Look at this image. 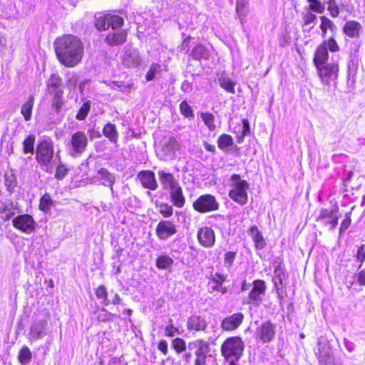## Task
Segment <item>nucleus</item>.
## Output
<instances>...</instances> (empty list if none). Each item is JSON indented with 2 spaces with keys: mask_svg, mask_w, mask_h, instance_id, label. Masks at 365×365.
<instances>
[{
  "mask_svg": "<svg viewBox=\"0 0 365 365\" xmlns=\"http://www.w3.org/2000/svg\"><path fill=\"white\" fill-rule=\"evenodd\" d=\"M54 46L57 58L63 65L73 67L81 61L83 46L77 37L63 36L55 41Z\"/></svg>",
  "mask_w": 365,
  "mask_h": 365,
  "instance_id": "nucleus-1",
  "label": "nucleus"
},
{
  "mask_svg": "<svg viewBox=\"0 0 365 365\" xmlns=\"http://www.w3.org/2000/svg\"><path fill=\"white\" fill-rule=\"evenodd\" d=\"M230 180L231 188L228 193L229 197L240 205H245L248 200L249 183L245 180H242L238 174H233Z\"/></svg>",
  "mask_w": 365,
  "mask_h": 365,
  "instance_id": "nucleus-2",
  "label": "nucleus"
},
{
  "mask_svg": "<svg viewBox=\"0 0 365 365\" xmlns=\"http://www.w3.org/2000/svg\"><path fill=\"white\" fill-rule=\"evenodd\" d=\"M54 150L53 143L50 139L43 140L38 145L36 152V159L42 169L46 173H52V162L53 160Z\"/></svg>",
  "mask_w": 365,
  "mask_h": 365,
  "instance_id": "nucleus-3",
  "label": "nucleus"
},
{
  "mask_svg": "<svg viewBox=\"0 0 365 365\" xmlns=\"http://www.w3.org/2000/svg\"><path fill=\"white\" fill-rule=\"evenodd\" d=\"M245 344L239 336L227 338L221 346L222 356L228 361H237L242 355Z\"/></svg>",
  "mask_w": 365,
  "mask_h": 365,
  "instance_id": "nucleus-4",
  "label": "nucleus"
},
{
  "mask_svg": "<svg viewBox=\"0 0 365 365\" xmlns=\"http://www.w3.org/2000/svg\"><path fill=\"white\" fill-rule=\"evenodd\" d=\"M319 77L322 83L329 86L331 82L335 83L338 78L339 65L336 63H330L317 67Z\"/></svg>",
  "mask_w": 365,
  "mask_h": 365,
  "instance_id": "nucleus-5",
  "label": "nucleus"
},
{
  "mask_svg": "<svg viewBox=\"0 0 365 365\" xmlns=\"http://www.w3.org/2000/svg\"><path fill=\"white\" fill-rule=\"evenodd\" d=\"M193 208L199 212H208L219 209V203L215 196L205 194L200 196L194 202Z\"/></svg>",
  "mask_w": 365,
  "mask_h": 365,
  "instance_id": "nucleus-6",
  "label": "nucleus"
},
{
  "mask_svg": "<svg viewBox=\"0 0 365 365\" xmlns=\"http://www.w3.org/2000/svg\"><path fill=\"white\" fill-rule=\"evenodd\" d=\"M276 328V324L270 321L264 322L255 331L256 341L262 344L270 342L275 336Z\"/></svg>",
  "mask_w": 365,
  "mask_h": 365,
  "instance_id": "nucleus-7",
  "label": "nucleus"
},
{
  "mask_svg": "<svg viewBox=\"0 0 365 365\" xmlns=\"http://www.w3.org/2000/svg\"><path fill=\"white\" fill-rule=\"evenodd\" d=\"M88 138L83 131H77L71 135L70 154L73 157H78L86 150Z\"/></svg>",
  "mask_w": 365,
  "mask_h": 365,
  "instance_id": "nucleus-8",
  "label": "nucleus"
},
{
  "mask_svg": "<svg viewBox=\"0 0 365 365\" xmlns=\"http://www.w3.org/2000/svg\"><path fill=\"white\" fill-rule=\"evenodd\" d=\"M13 226L26 234H31L36 227V222L33 217L24 214L14 217L12 220Z\"/></svg>",
  "mask_w": 365,
  "mask_h": 365,
  "instance_id": "nucleus-9",
  "label": "nucleus"
},
{
  "mask_svg": "<svg viewBox=\"0 0 365 365\" xmlns=\"http://www.w3.org/2000/svg\"><path fill=\"white\" fill-rule=\"evenodd\" d=\"M177 232L176 225L170 220H162L157 225L155 233L161 240H165Z\"/></svg>",
  "mask_w": 365,
  "mask_h": 365,
  "instance_id": "nucleus-10",
  "label": "nucleus"
},
{
  "mask_svg": "<svg viewBox=\"0 0 365 365\" xmlns=\"http://www.w3.org/2000/svg\"><path fill=\"white\" fill-rule=\"evenodd\" d=\"M253 287L249 293V302L259 305L262 302V297L266 291V284L263 280H255L252 283Z\"/></svg>",
  "mask_w": 365,
  "mask_h": 365,
  "instance_id": "nucleus-11",
  "label": "nucleus"
},
{
  "mask_svg": "<svg viewBox=\"0 0 365 365\" xmlns=\"http://www.w3.org/2000/svg\"><path fill=\"white\" fill-rule=\"evenodd\" d=\"M199 243L204 247H211L215 242V235L213 230L208 227H203L197 232Z\"/></svg>",
  "mask_w": 365,
  "mask_h": 365,
  "instance_id": "nucleus-12",
  "label": "nucleus"
},
{
  "mask_svg": "<svg viewBox=\"0 0 365 365\" xmlns=\"http://www.w3.org/2000/svg\"><path fill=\"white\" fill-rule=\"evenodd\" d=\"M339 217L335 210H329L322 209L319 212L317 220L324 221L325 225H329L330 230H334L338 225Z\"/></svg>",
  "mask_w": 365,
  "mask_h": 365,
  "instance_id": "nucleus-13",
  "label": "nucleus"
},
{
  "mask_svg": "<svg viewBox=\"0 0 365 365\" xmlns=\"http://www.w3.org/2000/svg\"><path fill=\"white\" fill-rule=\"evenodd\" d=\"M243 319L244 315L242 313H235L222 319L220 326L224 331H233L240 326Z\"/></svg>",
  "mask_w": 365,
  "mask_h": 365,
  "instance_id": "nucleus-14",
  "label": "nucleus"
},
{
  "mask_svg": "<svg viewBox=\"0 0 365 365\" xmlns=\"http://www.w3.org/2000/svg\"><path fill=\"white\" fill-rule=\"evenodd\" d=\"M123 64L128 68H136L141 63L139 52L134 48H128L122 58Z\"/></svg>",
  "mask_w": 365,
  "mask_h": 365,
  "instance_id": "nucleus-15",
  "label": "nucleus"
},
{
  "mask_svg": "<svg viewBox=\"0 0 365 365\" xmlns=\"http://www.w3.org/2000/svg\"><path fill=\"white\" fill-rule=\"evenodd\" d=\"M93 180L94 182L101 181L102 185L108 186L111 192H113V186L115 182V177L114 174L109 172L107 169H99Z\"/></svg>",
  "mask_w": 365,
  "mask_h": 365,
  "instance_id": "nucleus-16",
  "label": "nucleus"
},
{
  "mask_svg": "<svg viewBox=\"0 0 365 365\" xmlns=\"http://www.w3.org/2000/svg\"><path fill=\"white\" fill-rule=\"evenodd\" d=\"M138 178L143 187L151 190H155L158 188L155 175L153 171H141L138 174Z\"/></svg>",
  "mask_w": 365,
  "mask_h": 365,
  "instance_id": "nucleus-17",
  "label": "nucleus"
},
{
  "mask_svg": "<svg viewBox=\"0 0 365 365\" xmlns=\"http://www.w3.org/2000/svg\"><path fill=\"white\" fill-rule=\"evenodd\" d=\"M158 174L159 180L164 189L170 191L180 185L178 181L175 178L173 174L163 170H159Z\"/></svg>",
  "mask_w": 365,
  "mask_h": 365,
  "instance_id": "nucleus-18",
  "label": "nucleus"
},
{
  "mask_svg": "<svg viewBox=\"0 0 365 365\" xmlns=\"http://www.w3.org/2000/svg\"><path fill=\"white\" fill-rule=\"evenodd\" d=\"M46 322L40 321L31 325L29 335V340L34 341L42 339L45 335Z\"/></svg>",
  "mask_w": 365,
  "mask_h": 365,
  "instance_id": "nucleus-19",
  "label": "nucleus"
},
{
  "mask_svg": "<svg viewBox=\"0 0 365 365\" xmlns=\"http://www.w3.org/2000/svg\"><path fill=\"white\" fill-rule=\"evenodd\" d=\"M127 33L125 30L108 33L106 37V42L110 46H116L123 43L126 41Z\"/></svg>",
  "mask_w": 365,
  "mask_h": 365,
  "instance_id": "nucleus-20",
  "label": "nucleus"
},
{
  "mask_svg": "<svg viewBox=\"0 0 365 365\" xmlns=\"http://www.w3.org/2000/svg\"><path fill=\"white\" fill-rule=\"evenodd\" d=\"M207 326L206 320L199 316H191L187 322V328L190 330H205Z\"/></svg>",
  "mask_w": 365,
  "mask_h": 365,
  "instance_id": "nucleus-21",
  "label": "nucleus"
},
{
  "mask_svg": "<svg viewBox=\"0 0 365 365\" xmlns=\"http://www.w3.org/2000/svg\"><path fill=\"white\" fill-rule=\"evenodd\" d=\"M328 57L327 49H326L324 45L320 44L314 53V63L316 67L327 64Z\"/></svg>",
  "mask_w": 365,
  "mask_h": 365,
  "instance_id": "nucleus-22",
  "label": "nucleus"
},
{
  "mask_svg": "<svg viewBox=\"0 0 365 365\" xmlns=\"http://www.w3.org/2000/svg\"><path fill=\"white\" fill-rule=\"evenodd\" d=\"M225 280L223 274L216 273L212 277L210 281V287L212 291H218L222 294L227 292V289L222 286V282Z\"/></svg>",
  "mask_w": 365,
  "mask_h": 365,
  "instance_id": "nucleus-23",
  "label": "nucleus"
},
{
  "mask_svg": "<svg viewBox=\"0 0 365 365\" xmlns=\"http://www.w3.org/2000/svg\"><path fill=\"white\" fill-rule=\"evenodd\" d=\"M170 199L173 205L177 207H182L185 202V198L182 193V190L179 185L170 191Z\"/></svg>",
  "mask_w": 365,
  "mask_h": 365,
  "instance_id": "nucleus-24",
  "label": "nucleus"
},
{
  "mask_svg": "<svg viewBox=\"0 0 365 365\" xmlns=\"http://www.w3.org/2000/svg\"><path fill=\"white\" fill-rule=\"evenodd\" d=\"M15 215V207L13 202L0 204V217L4 221L9 220Z\"/></svg>",
  "mask_w": 365,
  "mask_h": 365,
  "instance_id": "nucleus-25",
  "label": "nucleus"
},
{
  "mask_svg": "<svg viewBox=\"0 0 365 365\" xmlns=\"http://www.w3.org/2000/svg\"><path fill=\"white\" fill-rule=\"evenodd\" d=\"M361 29V24L359 22L354 21L346 22L344 26V34L351 38L359 36Z\"/></svg>",
  "mask_w": 365,
  "mask_h": 365,
  "instance_id": "nucleus-26",
  "label": "nucleus"
},
{
  "mask_svg": "<svg viewBox=\"0 0 365 365\" xmlns=\"http://www.w3.org/2000/svg\"><path fill=\"white\" fill-rule=\"evenodd\" d=\"M250 235L255 243V247L257 249H262L265 245V242L263 236L257 226L253 225L250 229Z\"/></svg>",
  "mask_w": 365,
  "mask_h": 365,
  "instance_id": "nucleus-27",
  "label": "nucleus"
},
{
  "mask_svg": "<svg viewBox=\"0 0 365 365\" xmlns=\"http://www.w3.org/2000/svg\"><path fill=\"white\" fill-rule=\"evenodd\" d=\"M34 103V98L32 96H31L28 98L27 101L21 106V113L24 116V118L26 121L29 120L31 118Z\"/></svg>",
  "mask_w": 365,
  "mask_h": 365,
  "instance_id": "nucleus-28",
  "label": "nucleus"
},
{
  "mask_svg": "<svg viewBox=\"0 0 365 365\" xmlns=\"http://www.w3.org/2000/svg\"><path fill=\"white\" fill-rule=\"evenodd\" d=\"M103 133L110 142L116 143L118 141V133L114 124H106L103 128Z\"/></svg>",
  "mask_w": 365,
  "mask_h": 365,
  "instance_id": "nucleus-29",
  "label": "nucleus"
},
{
  "mask_svg": "<svg viewBox=\"0 0 365 365\" xmlns=\"http://www.w3.org/2000/svg\"><path fill=\"white\" fill-rule=\"evenodd\" d=\"M191 56L197 60L207 59L210 56L209 51L202 44L195 46L191 52Z\"/></svg>",
  "mask_w": 365,
  "mask_h": 365,
  "instance_id": "nucleus-30",
  "label": "nucleus"
},
{
  "mask_svg": "<svg viewBox=\"0 0 365 365\" xmlns=\"http://www.w3.org/2000/svg\"><path fill=\"white\" fill-rule=\"evenodd\" d=\"M321 20V24H320V29L322 30V38L326 37V34L327 33L328 30H330L331 31H333L336 29V26L333 23L332 21H331L329 18L322 16H320Z\"/></svg>",
  "mask_w": 365,
  "mask_h": 365,
  "instance_id": "nucleus-31",
  "label": "nucleus"
},
{
  "mask_svg": "<svg viewBox=\"0 0 365 365\" xmlns=\"http://www.w3.org/2000/svg\"><path fill=\"white\" fill-rule=\"evenodd\" d=\"M95 26L98 31L108 29L107 14H97L95 15Z\"/></svg>",
  "mask_w": 365,
  "mask_h": 365,
  "instance_id": "nucleus-32",
  "label": "nucleus"
},
{
  "mask_svg": "<svg viewBox=\"0 0 365 365\" xmlns=\"http://www.w3.org/2000/svg\"><path fill=\"white\" fill-rule=\"evenodd\" d=\"M31 356L32 354L29 348L26 346H24L19 351L18 359L21 364H27L30 362Z\"/></svg>",
  "mask_w": 365,
  "mask_h": 365,
  "instance_id": "nucleus-33",
  "label": "nucleus"
},
{
  "mask_svg": "<svg viewBox=\"0 0 365 365\" xmlns=\"http://www.w3.org/2000/svg\"><path fill=\"white\" fill-rule=\"evenodd\" d=\"M53 205V201L49 194H44L40 199L39 209L45 212H48Z\"/></svg>",
  "mask_w": 365,
  "mask_h": 365,
  "instance_id": "nucleus-34",
  "label": "nucleus"
},
{
  "mask_svg": "<svg viewBox=\"0 0 365 365\" xmlns=\"http://www.w3.org/2000/svg\"><path fill=\"white\" fill-rule=\"evenodd\" d=\"M108 28L113 29L120 27L123 24V19L118 15L107 14Z\"/></svg>",
  "mask_w": 365,
  "mask_h": 365,
  "instance_id": "nucleus-35",
  "label": "nucleus"
},
{
  "mask_svg": "<svg viewBox=\"0 0 365 365\" xmlns=\"http://www.w3.org/2000/svg\"><path fill=\"white\" fill-rule=\"evenodd\" d=\"M201 118L202 119L204 123L207 125L208 129L210 131H214L216 129V125L215 124V116L213 114L210 113H202Z\"/></svg>",
  "mask_w": 365,
  "mask_h": 365,
  "instance_id": "nucleus-36",
  "label": "nucleus"
},
{
  "mask_svg": "<svg viewBox=\"0 0 365 365\" xmlns=\"http://www.w3.org/2000/svg\"><path fill=\"white\" fill-rule=\"evenodd\" d=\"M173 264V259L166 255L160 256L156 260V266L159 269H167L171 267Z\"/></svg>",
  "mask_w": 365,
  "mask_h": 365,
  "instance_id": "nucleus-37",
  "label": "nucleus"
},
{
  "mask_svg": "<svg viewBox=\"0 0 365 365\" xmlns=\"http://www.w3.org/2000/svg\"><path fill=\"white\" fill-rule=\"evenodd\" d=\"M156 206L158 208L159 212L164 217L168 218L172 216L173 213V209L171 205L164 202H159L156 203Z\"/></svg>",
  "mask_w": 365,
  "mask_h": 365,
  "instance_id": "nucleus-38",
  "label": "nucleus"
},
{
  "mask_svg": "<svg viewBox=\"0 0 365 365\" xmlns=\"http://www.w3.org/2000/svg\"><path fill=\"white\" fill-rule=\"evenodd\" d=\"M165 148L169 155H173L179 148L178 143L174 137H170L165 143Z\"/></svg>",
  "mask_w": 365,
  "mask_h": 365,
  "instance_id": "nucleus-39",
  "label": "nucleus"
},
{
  "mask_svg": "<svg viewBox=\"0 0 365 365\" xmlns=\"http://www.w3.org/2000/svg\"><path fill=\"white\" fill-rule=\"evenodd\" d=\"M217 144L220 149H225L233 144V140L230 135L222 134L218 138Z\"/></svg>",
  "mask_w": 365,
  "mask_h": 365,
  "instance_id": "nucleus-40",
  "label": "nucleus"
},
{
  "mask_svg": "<svg viewBox=\"0 0 365 365\" xmlns=\"http://www.w3.org/2000/svg\"><path fill=\"white\" fill-rule=\"evenodd\" d=\"M36 138L34 135H29L24 141V153H33L34 145L35 143Z\"/></svg>",
  "mask_w": 365,
  "mask_h": 365,
  "instance_id": "nucleus-41",
  "label": "nucleus"
},
{
  "mask_svg": "<svg viewBox=\"0 0 365 365\" xmlns=\"http://www.w3.org/2000/svg\"><path fill=\"white\" fill-rule=\"evenodd\" d=\"M219 83L226 91L235 93V83L230 78L222 77L219 79Z\"/></svg>",
  "mask_w": 365,
  "mask_h": 365,
  "instance_id": "nucleus-42",
  "label": "nucleus"
},
{
  "mask_svg": "<svg viewBox=\"0 0 365 365\" xmlns=\"http://www.w3.org/2000/svg\"><path fill=\"white\" fill-rule=\"evenodd\" d=\"M196 350L195 353L207 354L209 351L208 344L202 339H197L193 342Z\"/></svg>",
  "mask_w": 365,
  "mask_h": 365,
  "instance_id": "nucleus-43",
  "label": "nucleus"
},
{
  "mask_svg": "<svg viewBox=\"0 0 365 365\" xmlns=\"http://www.w3.org/2000/svg\"><path fill=\"white\" fill-rule=\"evenodd\" d=\"M91 108V103L90 101L85 102L82 106L78 110L77 114H76V119L79 120H84L86 116L88 115V113Z\"/></svg>",
  "mask_w": 365,
  "mask_h": 365,
  "instance_id": "nucleus-44",
  "label": "nucleus"
},
{
  "mask_svg": "<svg viewBox=\"0 0 365 365\" xmlns=\"http://www.w3.org/2000/svg\"><path fill=\"white\" fill-rule=\"evenodd\" d=\"M98 299L103 300V304L108 305L110 302L108 299V292L106 288L103 285L99 286L96 291Z\"/></svg>",
  "mask_w": 365,
  "mask_h": 365,
  "instance_id": "nucleus-45",
  "label": "nucleus"
},
{
  "mask_svg": "<svg viewBox=\"0 0 365 365\" xmlns=\"http://www.w3.org/2000/svg\"><path fill=\"white\" fill-rule=\"evenodd\" d=\"M160 72V66L158 63H153L146 73L145 78L148 81H152L155 76Z\"/></svg>",
  "mask_w": 365,
  "mask_h": 365,
  "instance_id": "nucleus-46",
  "label": "nucleus"
},
{
  "mask_svg": "<svg viewBox=\"0 0 365 365\" xmlns=\"http://www.w3.org/2000/svg\"><path fill=\"white\" fill-rule=\"evenodd\" d=\"M321 44L324 45L326 49H329L331 52H336L339 49L338 44L334 38H329L328 40L324 41Z\"/></svg>",
  "mask_w": 365,
  "mask_h": 365,
  "instance_id": "nucleus-47",
  "label": "nucleus"
},
{
  "mask_svg": "<svg viewBox=\"0 0 365 365\" xmlns=\"http://www.w3.org/2000/svg\"><path fill=\"white\" fill-rule=\"evenodd\" d=\"M68 172V169L65 165L59 164L56 168L55 178L58 180H61L66 176Z\"/></svg>",
  "mask_w": 365,
  "mask_h": 365,
  "instance_id": "nucleus-48",
  "label": "nucleus"
},
{
  "mask_svg": "<svg viewBox=\"0 0 365 365\" xmlns=\"http://www.w3.org/2000/svg\"><path fill=\"white\" fill-rule=\"evenodd\" d=\"M173 349L178 352L181 353L186 349L185 341L181 338H176L173 341Z\"/></svg>",
  "mask_w": 365,
  "mask_h": 365,
  "instance_id": "nucleus-49",
  "label": "nucleus"
},
{
  "mask_svg": "<svg viewBox=\"0 0 365 365\" xmlns=\"http://www.w3.org/2000/svg\"><path fill=\"white\" fill-rule=\"evenodd\" d=\"M180 109L181 113L183 115H185V117H192L193 116L192 110L185 101H183L182 102H181V103L180 105Z\"/></svg>",
  "mask_w": 365,
  "mask_h": 365,
  "instance_id": "nucleus-50",
  "label": "nucleus"
},
{
  "mask_svg": "<svg viewBox=\"0 0 365 365\" xmlns=\"http://www.w3.org/2000/svg\"><path fill=\"white\" fill-rule=\"evenodd\" d=\"M327 9L332 17H336L339 14V9L335 0H329Z\"/></svg>",
  "mask_w": 365,
  "mask_h": 365,
  "instance_id": "nucleus-51",
  "label": "nucleus"
},
{
  "mask_svg": "<svg viewBox=\"0 0 365 365\" xmlns=\"http://www.w3.org/2000/svg\"><path fill=\"white\" fill-rule=\"evenodd\" d=\"M62 83L61 78L56 74H53L48 79V86L51 88H57Z\"/></svg>",
  "mask_w": 365,
  "mask_h": 365,
  "instance_id": "nucleus-52",
  "label": "nucleus"
},
{
  "mask_svg": "<svg viewBox=\"0 0 365 365\" xmlns=\"http://www.w3.org/2000/svg\"><path fill=\"white\" fill-rule=\"evenodd\" d=\"M250 129L249 121L247 119H243L242 120V135L241 137L238 138L237 142L239 143H242L243 141L244 137L245 135H247L248 134H250Z\"/></svg>",
  "mask_w": 365,
  "mask_h": 365,
  "instance_id": "nucleus-53",
  "label": "nucleus"
},
{
  "mask_svg": "<svg viewBox=\"0 0 365 365\" xmlns=\"http://www.w3.org/2000/svg\"><path fill=\"white\" fill-rule=\"evenodd\" d=\"M207 354L195 353V365H206Z\"/></svg>",
  "mask_w": 365,
  "mask_h": 365,
  "instance_id": "nucleus-54",
  "label": "nucleus"
},
{
  "mask_svg": "<svg viewBox=\"0 0 365 365\" xmlns=\"http://www.w3.org/2000/svg\"><path fill=\"white\" fill-rule=\"evenodd\" d=\"M309 8L319 14H322L324 11L325 7L322 2L317 0L314 4L309 5Z\"/></svg>",
  "mask_w": 365,
  "mask_h": 365,
  "instance_id": "nucleus-55",
  "label": "nucleus"
},
{
  "mask_svg": "<svg viewBox=\"0 0 365 365\" xmlns=\"http://www.w3.org/2000/svg\"><path fill=\"white\" fill-rule=\"evenodd\" d=\"M247 3V0H237L236 11L239 16L245 15L244 11Z\"/></svg>",
  "mask_w": 365,
  "mask_h": 365,
  "instance_id": "nucleus-56",
  "label": "nucleus"
},
{
  "mask_svg": "<svg viewBox=\"0 0 365 365\" xmlns=\"http://www.w3.org/2000/svg\"><path fill=\"white\" fill-rule=\"evenodd\" d=\"M351 224V218L349 216H346V218L341 222L340 229H339V235L341 236L344 235V232L347 230Z\"/></svg>",
  "mask_w": 365,
  "mask_h": 365,
  "instance_id": "nucleus-57",
  "label": "nucleus"
},
{
  "mask_svg": "<svg viewBox=\"0 0 365 365\" xmlns=\"http://www.w3.org/2000/svg\"><path fill=\"white\" fill-rule=\"evenodd\" d=\"M317 19V16L311 12H308L304 15V24L305 25H309L311 23L314 22Z\"/></svg>",
  "mask_w": 365,
  "mask_h": 365,
  "instance_id": "nucleus-58",
  "label": "nucleus"
},
{
  "mask_svg": "<svg viewBox=\"0 0 365 365\" xmlns=\"http://www.w3.org/2000/svg\"><path fill=\"white\" fill-rule=\"evenodd\" d=\"M78 78L74 73H69L68 75V85L69 87L74 88L76 86Z\"/></svg>",
  "mask_w": 365,
  "mask_h": 365,
  "instance_id": "nucleus-59",
  "label": "nucleus"
},
{
  "mask_svg": "<svg viewBox=\"0 0 365 365\" xmlns=\"http://www.w3.org/2000/svg\"><path fill=\"white\" fill-rule=\"evenodd\" d=\"M235 253L233 252H227L225 255V262L229 266L232 265L235 258Z\"/></svg>",
  "mask_w": 365,
  "mask_h": 365,
  "instance_id": "nucleus-60",
  "label": "nucleus"
},
{
  "mask_svg": "<svg viewBox=\"0 0 365 365\" xmlns=\"http://www.w3.org/2000/svg\"><path fill=\"white\" fill-rule=\"evenodd\" d=\"M165 335L168 336H173L175 333H178V329L175 327L173 324L167 326L165 329Z\"/></svg>",
  "mask_w": 365,
  "mask_h": 365,
  "instance_id": "nucleus-61",
  "label": "nucleus"
},
{
  "mask_svg": "<svg viewBox=\"0 0 365 365\" xmlns=\"http://www.w3.org/2000/svg\"><path fill=\"white\" fill-rule=\"evenodd\" d=\"M158 349L164 354H168V343L165 340L163 339L159 341Z\"/></svg>",
  "mask_w": 365,
  "mask_h": 365,
  "instance_id": "nucleus-62",
  "label": "nucleus"
},
{
  "mask_svg": "<svg viewBox=\"0 0 365 365\" xmlns=\"http://www.w3.org/2000/svg\"><path fill=\"white\" fill-rule=\"evenodd\" d=\"M358 259L363 262L365 259V250L364 246L361 245L358 251H357V255H356Z\"/></svg>",
  "mask_w": 365,
  "mask_h": 365,
  "instance_id": "nucleus-63",
  "label": "nucleus"
},
{
  "mask_svg": "<svg viewBox=\"0 0 365 365\" xmlns=\"http://www.w3.org/2000/svg\"><path fill=\"white\" fill-rule=\"evenodd\" d=\"M358 282L361 285L365 286V272L364 270L359 272Z\"/></svg>",
  "mask_w": 365,
  "mask_h": 365,
  "instance_id": "nucleus-64",
  "label": "nucleus"
}]
</instances>
